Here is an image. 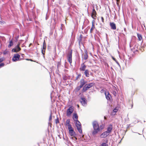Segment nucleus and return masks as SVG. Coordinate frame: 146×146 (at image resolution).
Returning a JSON list of instances; mask_svg holds the SVG:
<instances>
[{
    "mask_svg": "<svg viewBox=\"0 0 146 146\" xmlns=\"http://www.w3.org/2000/svg\"><path fill=\"white\" fill-rule=\"evenodd\" d=\"M21 49V48L19 47V44L17 45L15 48L12 49V51L13 52H17L19 51Z\"/></svg>",
    "mask_w": 146,
    "mask_h": 146,
    "instance_id": "6e6552de",
    "label": "nucleus"
},
{
    "mask_svg": "<svg viewBox=\"0 0 146 146\" xmlns=\"http://www.w3.org/2000/svg\"><path fill=\"white\" fill-rule=\"evenodd\" d=\"M46 48V46H43L42 49V52L44 55L45 52V50Z\"/></svg>",
    "mask_w": 146,
    "mask_h": 146,
    "instance_id": "b1692460",
    "label": "nucleus"
},
{
    "mask_svg": "<svg viewBox=\"0 0 146 146\" xmlns=\"http://www.w3.org/2000/svg\"><path fill=\"white\" fill-rule=\"evenodd\" d=\"M75 121L76 122V125L77 127V130L80 133H82V129L81 128V125L80 123L78 120Z\"/></svg>",
    "mask_w": 146,
    "mask_h": 146,
    "instance_id": "f03ea898",
    "label": "nucleus"
},
{
    "mask_svg": "<svg viewBox=\"0 0 146 146\" xmlns=\"http://www.w3.org/2000/svg\"><path fill=\"white\" fill-rule=\"evenodd\" d=\"M75 139L76 140L77 139V138L76 137H75Z\"/></svg>",
    "mask_w": 146,
    "mask_h": 146,
    "instance_id": "37998d69",
    "label": "nucleus"
},
{
    "mask_svg": "<svg viewBox=\"0 0 146 146\" xmlns=\"http://www.w3.org/2000/svg\"><path fill=\"white\" fill-rule=\"evenodd\" d=\"M117 111V109L116 108H115L113 110V112H112V115H115Z\"/></svg>",
    "mask_w": 146,
    "mask_h": 146,
    "instance_id": "5701e85b",
    "label": "nucleus"
},
{
    "mask_svg": "<svg viewBox=\"0 0 146 146\" xmlns=\"http://www.w3.org/2000/svg\"><path fill=\"white\" fill-rule=\"evenodd\" d=\"M74 108L72 106L70 107L66 111V115L70 116L71 115L74 111Z\"/></svg>",
    "mask_w": 146,
    "mask_h": 146,
    "instance_id": "7ed1b4c3",
    "label": "nucleus"
},
{
    "mask_svg": "<svg viewBox=\"0 0 146 146\" xmlns=\"http://www.w3.org/2000/svg\"><path fill=\"white\" fill-rule=\"evenodd\" d=\"M113 94H114V96H116V94H117L115 92H114Z\"/></svg>",
    "mask_w": 146,
    "mask_h": 146,
    "instance_id": "4c0bfd02",
    "label": "nucleus"
},
{
    "mask_svg": "<svg viewBox=\"0 0 146 146\" xmlns=\"http://www.w3.org/2000/svg\"><path fill=\"white\" fill-rule=\"evenodd\" d=\"M55 122L56 123H57L58 122V120L57 119L56 120Z\"/></svg>",
    "mask_w": 146,
    "mask_h": 146,
    "instance_id": "ea45409f",
    "label": "nucleus"
},
{
    "mask_svg": "<svg viewBox=\"0 0 146 146\" xmlns=\"http://www.w3.org/2000/svg\"><path fill=\"white\" fill-rule=\"evenodd\" d=\"M92 26L90 29V33H92L93 31V30L95 28V26L94 25V24L93 22H92Z\"/></svg>",
    "mask_w": 146,
    "mask_h": 146,
    "instance_id": "412c9836",
    "label": "nucleus"
},
{
    "mask_svg": "<svg viewBox=\"0 0 146 146\" xmlns=\"http://www.w3.org/2000/svg\"><path fill=\"white\" fill-rule=\"evenodd\" d=\"M92 124L94 129H100L98 123L97 121H94L93 123Z\"/></svg>",
    "mask_w": 146,
    "mask_h": 146,
    "instance_id": "0eeeda50",
    "label": "nucleus"
},
{
    "mask_svg": "<svg viewBox=\"0 0 146 146\" xmlns=\"http://www.w3.org/2000/svg\"><path fill=\"white\" fill-rule=\"evenodd\" d=\"M86 66L84 64V63L82 64L81 65V67L80 68V70L81 71H85Z\"/></svg>",
    "mask_w": 146,
    "mask_h": 146,
    "instance_id": "ddd939ff",
    "label": "nucleus"
},
{
    "mask_svg": "<svg viewBox=\"0 0 146 146\" xmlns=\"http://www.w3.org/2000/svg\"><path fill=\"white\" fill-rule=\"evenodd\" d=\"M70 120L68 119H67L66 121V125L68 126H69V125H71L70 124Z\"/></svg>",
    "mask_w": 146,
    "mask_h": 146,
    "instance_id": "393cba45",
    "label": "nucleus"
},
{
    "mask_svg": "<svg viewBox=\"0 0 146 146\" xmlns=\"http://www.w3.org/2000/svg\"><path fill=\"white\" fill-rule=\"evenodd\" d=\"M13 42L11 40L9 42V44L8 46V47L9 48L11 47L12 46H13Z\"/></svg>",
    "mask_w": 146,
    "mask_h": 146,
    "instance_id": "a878e982",
    "label": "nucleus"
},
{
    "mask_svg": "<svg viewBox=\"0 0 146 146\" xmlns=\"http://www.w3.org/2000/svg\"><path fill=\"white\" fill-rule=\"evenodd\" d=\"M77 106H78V108H79V105H77Z\"/></svg>",
    "mask_w": 146,
    "mask_h": 146,
    "instance_id": "79ce46f5",
    "label": "nucleus"
},
{
    "mask_svg": "<svg viewBox=\"0 0 146 146\" xmlns=\"http://www.w3.org/2000/svg\"><path fill=\"white\" fill-rule=\"evenodd\" d=\"M104 118L105 119H106V117L105 116H104Z\"/></svg>",
    "mask_w": 146,
    "mask_h": 146,
    "instance_id": "a19ab883",
    "label": "nucleus"
},
{
    "mask_svg": "<svg viewBox=\"0 0 146 146\" xmlns=\"http://www.w3.org/2000/svg\"><path fill=\"white\" fill-rule=\"evenodd\" d=\"M86 99L84 98H81L80 100V102L82 105L83 106H86L87 105Z\"/></svg>",
    "mask_w": 146,
    "mask_h": 146,
    "instance_id": "423d86ee",
    "label": "nucleus"
},
{
    "mask_svg": "<svg viewBox=\"0 0 146 146\" xmlns=\"http://www.w3.org/2000/svg\"><path fill=\"white\" fill-rule=\"evenodd\" d=\"M2 23L0 21V23H1H1Z\"/></svg>",
    "mask_w": 146,
    "mask_h": 146,
    "instance_id": "c03bdc74",
    "label": "nucleus"
},
{
    "mask_svg": "<svg viewBox=\"0 0 146 146\" xmlns=\"http://www.w3.org/2000/svg\"><path fill=\"white\" fill-rule=\"evenodd\" d=\"M69 132L70 135L71 136H74V135L75 133L74 132V130L72 131H70Z\"/></svg>",
    "mask_w": 146,
    "mask_h": 146,
    "instance_id": "cd10ccee",
    "label": "nucleus"
},
{
    "mask_svg": "<svg viewBox=\"0 0 146 146\" xmlns=\"http://www.w3.org/2000/svg\"><path fill=\"white\" fill-rule=\"evenodd\" d=\"M20 57V56L19 54H15L12 58V60L14 62L18 61L19 60Z\"/></svg>",
    "mask_w": 146,
    "mask_h": 146,
    "instance_id": "20e7f679",
    "label": "nucleus"
},
{
    "mask_svg": "<svg viewBox=\"0 0 146 146\" xmlns=\"http://www.w3.org/2000/svg\"><path fill=\"white\" fill-rule=\"evenodd\" d=\"M43 46H46V43L45 40H44V41Z\"/></svg>",
    "mask_w": 146,
    "mask_h": 146,
    "instance_id": "7c9ffc66",
    "label": "nucleus"
},
{
    "mask_svg": "<svg viewBox=\"0 0 146 146\" xmlns=\"http://www.w3.org/2000/svg\"><path fill=\"white\" fill-rule=\"evenodd\" d=\"M89 71L88 70H86L85 71L84 74L86 77H89Z\"/></svg>",
    "mask_w": 146,
    "mask_h": 146,
    "instance_id": "aec40b11",
    "label": "nucleus"
},
{
    "mask_svg": "<svg viewBox=\"0 0 146 146\" xmlns=\"http://www.w3.org/2000/svg\"><path fill=\"white\" fill-rule=\"evenodd\" d=\"M82 87H80V86H79L77 87V89L78 90H79Z\"/></svg>",
    "mask_w": 146,
    "mask_h": 146,
    "instance_id": "72a5a7b5",
    "label": "nucleus"
},
{
    "mask_svg": "<svg viewBox=\"0 0 146 146\" xmlns=\"http://www.w3.org/2000/svg\"><path fill=\"white\" fill-rule=\"evenodd\" d=\"M68 128L69 130V131H72L73 130V129L71 126V125H69V126H68Z\"/></svg>",
    "mask_w": 146,
    "mask_h": 146,
    "instance_id": "bb28decb",
    "label": "nucleus"
},
{
    "mask_svg": "<svg viewBox=\"0 0 146 146\" xmlns=\"http://www.w3.org/2000/svg\"><path fill=\"white\" fill-rule=\"evenodd\" d=\"M101 146H108V145L105 143H103L101 145Z\"/></svg>",
    "mask_w": 146,
    "mask_h": 146,
    "instance_id": "c85d7f7f",
    "label": "nucleus"
},
{
    "mask_svg": "<svg viewBox=\"0 0 146 146\" xmlns=\"http://www.w3.org/2000/svg\"><path fill=\"white\" fill-rule=\"evenodd\" d=\"M110 25L111 27V28L113 30H115L116 29L115 24L114 23H110Z\"/></svg>",
    "mask_w": 146,
    "mask_h": 146,
    "instance_id": "4468645a",
    "label": "nucleus"
},
{
    "mask_svg": "<svg viewBox=\"0 0 146 146\" xmlns=\"http://www.w3.org/2000/svg\"><path fill=\"white\" fill-rule=\"evenodd\" d=\"M4 65V64L3 63H1L0 64V68L1 67L3 66Z\"/></svg>",
    "mask_w": 146,
    "mask_h": 146,
    "instance_id": "c756f323",
    "label": "nucleus"
},
{
    "mask_svg": "<svg viewBox=\"0 0 146 146\" xmlns=\"http://www.w3.org/2000/svg\"><path fill=\"white\" fill-rule=\"evenodd\" d=\"M137 37L138 38V39L140 41V40H142V37L141 35V34H137Z\"/></svg>",
    "mask_w": 146,
    "mask_h": 146,
    "instance_id": "4be33fe9",
    "label": "nucleus"
},
{
    "mask_svg": "<svg viewBox=\"0 0 146 146\" xmlns=\"http://www.w3.org/2000/svg\"><path fill=\"white\" fill-rule=\"evenodd\" d=\"M3 58H0V63L3 61Z\"/></svg>",
    "mask_w": 146,
    "mask_h": 146,
    "instance_id": "473e14b6",
    "label": "nucleus"
},
{
    "mask_svg": "<svg viewBox=\"0 0 146 146\" xmlns=\"http://www.w3.org/2000/svg\"><path fill=\"white\" fill-rule=\"evenodd\" d=\"M105 94L106 98L108 100H110V97H111V95L109 94V93L108 92H105Z\"/></svg>",
    "mask_w": 146,
    "mask_h": 146,
    "instance_id": "2eb2a0df",
    "label": "nucleus"
},
{
    "mask_svg": "<svg viewBox=\"0 0 146 146\" xmlns=\"http://www.w3.org/2000/svg\"><path fill=\"white\" fill-rule=\"evenodd\" d=\"M80 87H82L86 83V81L83 79H82L80 81Z\"/></svg>",
    "mask_w": 146,
    "mask_h": 146,
    "instance_id": "dca6fc26",
    "label": "nucleus"
},
{
    "mask_svg": "<svg viewBox=\"0 0 146 146\" xmlns=\"http://www.w3.org/2000/svg\"><path fill=\"white\" fill-rule=\"evenodd\" d=\"M26 60H30L31 61H33V60H32L31 59H27Z\"/></svg>",
    "mask_w": 146,
    "mask_h": 146,
    "instance_id": "58836bf2",
    "label": "nucleus"
},
{
    "mask_svg": "<svg viewBox=\"0 0 146 146\" xmlns=\"http://www.w3.org/2000/svg\"><path fill=\"white\" fill-rule=\"evenodd\" d=\"M111 69H112V67H111Z\"/></svg>",
    "mask_w": 146,
    "mask_h": 146,
    "instance_id": "a18cd8bd",
    "label": "nucleus"
},
{
    "mask_svg": "<svg viewBox=\"0 0 146 146\" xmlns=\"http://www.w3.org/2000/svg\"><path fill=\"white\" fill-rule=\"evenodd\" d=\"M101 19H102V22H104V19L103 17H101Z\"/></svg>",
    "mask_w": 146,
    "mask_h": 146,
    "instance_id": "c9c22d12",
    "label": "nucleus"
},
{
    "mask_svg": "<svg viewBox=\"0 0 146 146\" xmlns=\"http://www.w3.org/2000/svg\"><path fill=\"white\" fill-rule=\"evenodd\" d=\"M85 54L83 56V58L85 60H86L88 57V55L87 54V51L86 50L85 51Z\"/></svg>",
    "mask_w": 146,
    "mask_h": 146,
    "instance_id": "a211bd4d",
    "label": "nucleus"
},
{
    "mask_svg": "<svg viewBox=\"0 0 146 146\" xmlns=\"http://www.w3.org/2000/svg\"><path fill=\"white\" fill-rule=\"evenodd\" d=\"M67 59L68 61L71 64L72 62V51L69 52L67 55Z\"/></svg>",
    "mask_w": 146,
    "mask_h": 146,
    "instance_id": "39448f33",
    "label": "nucleus"
},
{
    "mask_svg": "<svg viewBox=\"0 0 146 146\" xmlns=\"http://www.w3.org/2000/svg\"><path fill=\"white\" fill-rule=\"evenodd\" d=\"M100 129H94V130L92 132V134L93 135L96 134L99 131Z\"/></svg>",
    "mask_w": 146,
    "mask_h": 146,
    "instance_id": "f3484780",
    "label": "nucleus"
},
{
    "mask_svg": "<svg viewBox=\"0 0 146 146\" xmlns=\"http://www.w3.org/2000/svg\"><path fill=\"white\" fill-rule=\"evenodd\" d=\"M82 138H83L82 141L85 142H87L89 141L90 137V136L87 137V136H85L84 137V135H83L82 136Z\"/></svg>",
    "mask_w": 146,
    "mask_h": 146,
    "instance_id": "1a4fd4ad",
    "label": "nucleus"
},
{
    "mask_svg": "<svg viewBox=\"0 0 146 146\" xmlns=\"http://www.w3.org/2000/svg\"><path fill=\"white\" fill-rule=\"evenodd\" d=\"M94 84V83H91L90 84H86L83 87V88L82 90V92H86L88 89L91 88Z\"/></svg>",
    "mask_w": 146,
    "mask_h": 146,
    "instance_id": "f257e3e1",
    "label": "nucleus"
},
{
    "mask_svg": "<svg viewBox=\"0 0 146 146\" xmlns=\"http://www.w3.org/2000/svg\"><path fill=\"white\" fill-rule=\"evenodd\" d=\"M112 129V126L111 125H110L107 128V130L106 131V132L109 134L111 132Z\"/></svg>",
    "mask_w": 146,
    "mask_h": 146,
    "instance_id": "f8f14e48",
    "label": "nucleus"
},
{
    "mask_svg": "<svg viewBox=\"0 0 146 146\" xmlns=\"http://www.w3.org/2000/svg\"><path fill=\"white\" fill-rule=\"evenodd\" d=\"M73 118L75 121L78 120V116L76 113H74L73 114Z\"/></svg>",
    "mask_w": 146,
    "mask_h": 146,
    "instance_id": "6ab92c4d",
    "label": "nucleus"
},
{
    "mask_svg": "<svg viewBox=\"0 0 146 146\" xmlns=\"http://www.w3.org/2000/svg\"><path fill=\"white\" fill-rule=\"evenodd\" d=\"M51 119H52V116H51V114L50 116V117H49V120H51Z\"/></svg>",
    "mask_w": 146,
    "mask_h": 146,
    "instance_id": "f704fd0d",
    "label": "nucleus"
},
{
    "mask_svg": "<svg viewBox=\"0 0 146 146\" xmlns=\"http://www.w3.org/2000/svg\"><path fill=\"white\" fill-rule=\"evenodd\" d=\"M117 1V5H118L119 2V0H116Z\"/></svg>",
    "mask_w": 146,
    "mask_h": 146,
    "instance_id": "2f4dec72",
    "label": "nucleus"
},
{
    "mask_svg": "<svg viewBox=\"0 0 146 146\" xmlns=\"http://www.w3.org/2000/svg\"><path fill=\"white\" fill-rule=\"evenodd\" d=\"M112 59H113V60H114L116 62V60L113 57H112Z\"/></svg>",
    "mask_w": 146,
    "mask_h": 146,
    "instance_id": "e433bc0d",
    "label": "nucleus"
},
{
    "mask_svg": "<svg viewBox=\"0 0 146 146\" xmlns=\"http://www.w3.org/2000/svg\"><path fill=\"white\" fill-rule=\"evenodd\" d=\"M107 132L106 131L104 132L102 134H101L100 137L101 138H105L107 136L109 135Z\"/></svg>",
    "mask_w": 146,
    "mask_h": 146,
    "instance_id": "9b49d317",
    "label": "nucleus"
},
{
    "mask_svg": "<svg viewBox=\"0 0 146 146\" xmlns=\"http://www.w3.org/2000/svg\"><path fill=\"white\" fill-rule=\"evenodd\" d=\"M96 13L94 9H93L92 11V17L94 19H96Z\"/></svg>",
    "mask_w": 146,
    "mask_h": 146,
    "instance_id": "9d476101",
    "label": "nucleus"
}]
</instances>
